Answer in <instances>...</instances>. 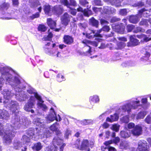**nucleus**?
Masks as SVG:
<instances>
[{"mask_svg":"<svg viewBox=\"0 0 151 151\" xmlns=\"http://www.w3.org/2000/svg\"><path fill=\"white\" fill-rule=\"evenodd\" d=\"M0 71L1 74V76L0 77V89L4 84V78H5L6 84H9L14 88L17 99L20 101L25 100L28 96L22 91L21 83L19 79L14 77L11 74L12 71L7 68L1 67Z\"/></svg>","mask_w":151,"mask_h":151,"instance_id":"1","label":"nucleus"},{"mask_svg":"<svg viewBox=\"0 0 151 151\" xmlns=\"http://www.w3.org/2000/svg\"><path fill=\"white\" fill-rule=\"evenodd\" d=\"M27 92L30 94L33 93L34 96H32L34 97L35 99L36 98L39 101L37 104V105L38 108L41 109L42 110L44 111H46L47 110V107L45 104L43 103L44 101L42 100L40 96L37 93L33 92L32 91L31 89L27 90Z\"/></svg>","mask_w":151,"mask_h":151,"instance_id":"6","label":"nucleus"},{"mask_svg":"<svg viewBox=\"0 0 151 151\" xmlns=\"http://www.w3.org/2000/svg\"><path fill=\"white\" fill-rule=\"evenodd\" d=\"M63 39L64 43L68 45L71 44L73 42L72 37L69 35H65L63 37Z\"/></svg>","mask_w":151,"mask_h":151,"instance_id":"19","label":"nucleus"},{"mask_svg":"<svg viewBox=\"0 0 151 151\" xmlns=\"http://www.w3.org/2000/svg\"><path fill=\"white\" fill-rule=\"evenodd\" d=\"M120 20V19L119 18H117L116 17H113L111 19V22L113 23L115 22L119 21Z\"/></svg>","mask_w":151,"mask_h":151,"instance_id":"62","label":"nucleus"},{"mask_svg":"<svg viewBox=\"0 0 151 151\" xmlns=\"http://www.w3.org/2000/svg\"><path fill=\"white\" fill-rule=\"evenodd\" d=\"M78 26L80 28H85L87 26L86 24L85 23H80L78 24Z\"/></svg>","mask_w":151,"mask_h":151,"instance_id":"64","label":"nucleus"},{"mask_svg":"<svg viewBox=\"0 0 151 151\" xmlns=\"http://www.w3.org/2000/svg\"><path fill=\"white\" fill-rule=\"evenodd\" d=\"M21 145L20 142H15L14 144V148L16 149H19L22 146Z\"/></svg>","mask_w":151,"mask_h":151,"instance_id":"48","label":"nucleus"},{"mask_svg":"<svg viewBox=\"0 0 151 151\" xmlns=\"http://www.w3.org/2000/svg\"><path fill=\"white\" fill-rule=\"evenodd\" d=\"M89 22L92 25L98 27L99 24V21L95 19L94 17H92L89 19Z\"/></svg>","mask_w":151,"mask_h":151,"instance_id":"29","label":"nucleus"},{"mask_svg":"<svg viewBox=\"0 0 151 151\" xmlns=\"http://www.w3.org/2000/svg\"><path fill=\"white\" fill-rule=\"evenodd\" d=\"M39 31L42 32H44L47 29V28L45 26L43 25H40L38 27Z\"/></svg>","mask_w":151,"mask_h":151,"instance_id":"46","label":"nucleus"},{"mask_svg":"<svg viewBox=\"0 0 151 151\" xmlns=\"http://www.w3.org/2000/svg\"><path fill=\"white\" fill-rule=\"evenodd\" d=\"M63 10L61 6H56L53 8L52 11L55 14L60 15L62 14Z\"/></svg>","mask_w":151,"mask_h":151,"instance_id":"18","label":"nucleus"},{"mask_svg":"<svg viewBox=\"0 0 151 151\" xmlns=\"http://www.w3.org/2000/svg\"><path fill=\"white\" fill-rule=\"evenodd\" d=\"M93 4L94 5L98 6H100L102 5L101 1L98 0H94L93 2Z\"/></svg>","mask_w":151,"mask_h":151,"instance_id":"57","label":"nucleus"},{"mask_svg":"<svg viewBox=\"0 0 151 151\" xmlns=\"http://www.w3.org/2000/svg\"><path fill=\"white\" fill-rule=\"evenodd\" d=\"M112 140V142L115 144H117L120 141V139L118 137H116L114 138Z\"/></svg>","mask_w":151,"mask_h":151,"instance_id":"49","label":"nucleus"},{"mask_svg":"<svg viewBox=\"0 0 151 151\" xmlns=\"http://www.w3.org/2000/svg\"><path fill=\"white\" fill-rule=\"evenodd\" d=\"M134 28V26L132 24H129L127 26V30L128 32H131Z\"/></svg>","mask_w":151,"mask_h":151,"instance_id":"47","label":"nucleus"},{"mask_svg":"<svg viewBox=\"0 0 151 151\" xmlns=\"http://www.w3.org/2000/svg\"><path fill=\"white\" fill-rule=\"evenodd\" d=\"M35 97H34L31 96L30 98L24 106V109L27 111H31L32 113H34V111L33 110L31 109L33 108L34 105V102L35 101Z\"/></svg>","mask_w":151,"mask_h":151,"instance_id":"8","label":"nucleus"},{"mask_svg":"<svg viewBox=\"0 0 151 151\" xmlns=\"http://www.w3.org/2000/svg\"><path fill=\"white\" fill-rule=\"evenodd\" d=\"M52 37V34L51 33L49 34L47 37L43 38L44 40H45L50 41Z\"/></svg>","mask_w":151,"mask_h":151,"instance_id":"51","label":"nucleus"},{"mask_svg":"<svg viewBox=\"0 0 151 151\" xmlns=\"http://www.w3.org/2000/svg\"><path fill=\"white\" fill-rule=\"evenodd\" d=\"M30 6L32 8H36L40 5V4L37 0H29Z\"/></svg>","mask_w":151,"mask_h":151,"instance_id":"26","label":"nucleus"},{"mask_svg":"<svg viewBox=\"0 0 151 151\" xmlns=\"http://www.w3.org/2000/svg\"><path fill=\"white\" fill-rule=\"evenodd\" d=\"M59 124L58 123L53 124L50 127V129L52 131H55L59 134L60 131L58 130Z\"/></svg>","mask_w":151,"mask_h":151,"instance_id":"28","label":"nucleus"},{"mask_svg":"<svg viewBox=\"0 0 151 151\" xmlns=\"http://www.w3.org/2000/svg\"><path fill=\"white\" fill-rule=\"evenodd\" d=\"M41 132L39 129L36 128L35 129L30 128L27 132V133L29 136H34L35 137H38L37 138H40L41 139L47 138L50 136V133L48 130H44L43 134H41Z\"/></svg>","mask_w":151,"mask_h":151,"instance_id":"5","label":"nucleus"},{"mask_svg":"<svg viewBox=\"0 0 151 151\" xmlns=\"http://www.w3.org/2000/svg\"><path fill=\"white\" fill-rule=\"evenodd\" d=\"M140 105L139 101H131L130 103L123 105L121 109H119L116 113L113 115H111L110 118L107 117L106 120L107 122H111L117 121L119 119V115H122L123 112L126 111H127L129 113L131 111L132 109H136Z\"/></svg>","mask_w":151,"mask_h":151,"instance_id":"3","label":"nucleus"},{"mask_svg":"<svg viewBox=\"0 0 151 151\" xmlns=\"http://www.w3.org/2000/svg\"><path fill=\"white\" fill-rule=\"evenodd\" d=\"M101 32V30L97 31L96 32V31L91 30L90 32H88L86 34V37L89 39H92L94 37H102V36L100 33Z\"/></svg>","mask_w":151,"mask_h":151,"instance_id":"10","label":"nucleus"},{"mask_svg":"<svg viewBox=\"0 0 151 151\" xmlns=\"http://www.w3.org/2000/svg\"><path fill=\"white\" fill-rule=\"evenodd\" d=\"M77 11L78 12H81L83 13L84 16L86 17H89L92 14V12L91 10H88L87 9L83 10V9L81 7H79L77 9Z\"/></svg>","mask_w":151,"mask_h":151,"instance_id":"22","label":"nucleus"},{"mask_svg":"<svg viewBox=\"0 0 151 151\" xmlns=\"http://www.w3.org/2000/svg\"><path fill=\"white\" fill-rule=\"evenodd\" d=\"M92 123L93 121L91 119H84L81 121V124L84 125L91 124Z\"/></svg>","mask_w":151,"mask_h":151,"instance_id":"39","label":"nucleus"},{"mask_svg":"<svg viewBox=\"0 0 151 151\" xmlns=\"http://www.w3.org/2000/svg\"><path fill=\"white\" fill-rule=\"evenodd\" d=\"M43 10L46 14H48L51 11V6L48 4L46 3L43 6Z\"/></svg>","mask_w":151,"mask_h":151,"instance_id":"30","label":"nucleus"},{"mask_svg":"<svg viewBox=\"0 0 151 151\" xmlns=\"http://www.w3.org/2000/svg\"><path fill=\"white\" fill-rule=\"evenodd\" d=\"M9 4L8 3H4L0 6V9L4 10H6L9 7Z\"/></svg>","mask_w":151,"mask_h":151,"instance_id":"36","label":"nucleus"},{"mask_svg":"<svg viewBox=\"0 0 151 151\" xmlns=\"http://www.w3.org/2000/svg\"><path fill=\"white\" fill-rule=\"evenodd\" d=\"M57 80L59 82H61L64 80L63 76L60 74H58L57 76Z\"/></svg>","mask_w":151,"mask_h":151,"instance_id":"52","label":"nucleus"},{"mask_svg":"<svg viewBox=\"0 0 151 151\" xmlns=\"http://www.w3.org/2000/svg\"><path fill=\"white\" fill-rule=\"evenodd\" d=\"M135 36L134 35L130 36V42L128 43V46H135L138 44L139 41L135 38Z\"/></svg>","mask_w":151,"mask_h":151,"instance_id":"16","label":"nucleus"},{"mask_svg":"<svg viewBox=\"0 0 151 151\" xmlns=\"http://www.w3.org/2000/svg\"><path fill=\"white\" fill-rule=\"evenodd\" d=\"M142 131V128L139 125H136L135 127L131 130V133L134 136H139L141 134Z\"/></svg>","mask_w":151,"mask_h":151,"instance_id":"13","label":"nucleus"},{"mask_svg":"<svg viewBox=\"0 0 151 151\" xmlns=\"http://www.w3.org/2000/svg\"><path fill=\"white\" fill-rule=\"evenodd\" d=\"M117 46L118 49H122L124 47L126 46L125 43L122 42H118L117 43Z\"/></svg>","mask_w":151,"mask_h":151,"instance_id":"41","label":"nucleus"},{"mask_svg":"<svg viewBox=\"0 0 151 151\" xmlns=\"http://www.w3.org/2000/svg\"><path fill=\"white\" fill-rule=\"evenodd\" d=\"M62 140L58 137H55L53 140V145L49 146L46 147L45 151H56L58 148H60V151H63V149L65 145L63 144Z\"/></svg>","mask_w":151,"mask_h":151,"instance_id":"4","label":"nucleus"},{"mask_svg":"<svg viewBox=\"0 0 151 151\" xmlns=\"http://www.w3.org/2000/svg\"><path fill=\"white\" fill-rule=\"evenodd\" d=\"M71 17L67 13H65L61 18L62 24L65 26H67L70 21Z\"/></svg>","mask_w":151,"mask_h":151,"instance_id":"15","label":"nucleus"},{"mask_svg":"<svg viewBox=\"0 0 151 151\" xmlns=\"http://www.w3.org/2000/svg\"><path fill=\"white\" fill-rule=\"evenodd\" d=\"M139 32H143L142 29L139 27H137L136 29L134 31V32L137 33Z\"/></svg>","mask_w":151,"mask_h":151,"instance_id":"60","label":"nucleus"},{"mask_svg":"<svg viewBox=\"0 0 151 151\" xmlns=\"http://www.w3.org/2000/svg\"><path fill=\"white\" fill-rule=\"evenodd\" d=\"M47 22L48 25L50 28L54 29L55 31L58 32L60 29V28L55 29L56 24V21L53 20L52 19H47Z\"/></svg>","mask_w":151,"mask_h":151,"instance_id":"14","label":"nucleus"},{"mask_svg":"<svg viewBox=\"0 0 151 151\" xmlns=\"http://www.w3.org/2000/svg\"><path fill=\"white\" fill-rule=\"evenodd\" d=\"M146 114L147 113L146 111H143L140 112L137 115V116L136 117V119H143Z\"/></svg>","mask_w":151,"mask_h":151,"instance_id":"34","label":"nucleus"},{"mask_svg":"<svg viewBox=\"0 0 151 151\" xmlns=\"http://www.w3.org/2000/svg\"><path fill=\"white\" fill-rule=\"evenodd\" d=\"M120 135L122 137L124 138H128L130 137V134L124 131H122L120 133Z\"/></svg>","mask_w":151,"mask_h":151,"instance_id":"35","label":"nucleus"},{"mask_svg":"<svg viewBox=\"0 0 151 151\" xmlns=\"http://www.w3.org/2000/svg\"><path fill=\"white\" fill-rule=\"evenodd\" d=\"M135 126L134 124L132 122L130 123L127 124L128 128L129 129H133Z\"/></svg>","mask_w":151,"mask_h":151,"instance_id":"55","label":"nucleus"},{"mask_svg":"<svg viewBox=\"0 0 151 151\" xmlns=\"http://www.w3.org/2000/svg\"><path fill=\"white\" fill-rule=\"evenodd\" d=\"M82 43L87 46V47L88 48V51H87V53L88 54H90L91 51V47L89 45H93L95 47H97L98 46V43L96 42H91L88 40H84L82 41Z\"/></svg>","mask_w":151,"mask_h":151,"instance_id":"12","label":"nucleus"},{"mask_svg":"<svg viewBox=\"0 0 151 151\" xmlns=\"http://www.w3.org/2000/svg\"><path fill=\"white\" fill-rule=\"evenodd\" d=\"M9 114L5 110L0 109V119H8L9 118Z\"/></svg>","mask_w":151,"mask_h":151,"instance_id":"17","label":"nucleus"},{"mask_svg":"<svg viewBox=\"0 0 151 151\" xmlns=\"http://www.w3.org/2000/svg\"><path fill=\"white\" fill-rule=\"evenodd\" d=\"M146 122L148 124H151V116L150 115H148L145 118V120Z\"/></svg>","mask_w":151,"mask_h":151,"instance_id":"53","label":"nucleus"},{"mask_svg":"<svg viewBox=\"0 0 151 151\" xmlns=\"http://www.w3.org/2000/svg\"><path fill=\"white\" fill-rule=\"evenodd\" d=\"M110 10V7L105 6L104 8V12L106 14H109V10Z\"/></svg>","mask_w":151,"mask_h":151,"instance_id":"54","label":"nucleus"},{"mask_svg":"<svg viewBox=\"0 0 151 151\" xmlns=\"http://www.w3.org/2000/svg\"><path fill=\"white\" fill-rule=\"evenodd\" d=\"M46 119L47 123H50L55 120L57 121H60L62 119L59 115L56 116L54 109L51 108L50 110L49 115L46 118Z\"/></svg>","mask_w":151,"mask_h":151,"instance_id":"7","label":"nucleus"},{"mask_svg":"<svg viewBox=\"0 0 151 151\" xmlns=\"http://www.w3.org/2000/svg\"><path fill=\"white\" fill-rule=\"evenodd\" d=\"M101 23V24L104 25V24H107L109 23L108 22L106 21V20L103 19H101L100 20Z\"/></svg>","mask_w":151,"mask_h":151,"instance_id":"61","label":"nucleus"},{"mask_svg":"<svg viewBox=\"0 0 151 151\" xmlns=\"http://www.w3.org/2000/svg\"><path fill=\"white\" fill-rule=\"evenodd\" d=\"M22 141H23V144H26V143H27L29 142L30 139L27 136L24 135L22 137Z\"/></svg>","mask_w":151,"mask_h":151,"instance_id":"40","label":"nucleus"},{"mask_svg":"<svg viewBox=\"0 0 151 151\" xmlns=\"http://www.w3.org/2000/svg\"><path fill=\"white\" fill-rule=\"evenodd\" d=\"M12 125H8V128L6 127L4 128L0 122V135H4V142L7 144L10 143L12 138L14 136L15 132L13 130V128L17 129L20 127L21 124L25 126L27 125L30 123V121H28L26 118L24 117L20 119V117L17 115L12 121Z\"/></svg>","mask_w":151,"mask_h":151,"instance_id":"2","label":"nucleus"},{"mask_svg":"<svg viewBox=\"0 0 151 151\" xmlns=\"http://www.w3.org/2000/svg\"><path fill=\"white\" fill-rule=\"evenodd\" d=\"M121 121L123 122L127 123L129 121L128 116H126L121 119Z\"/></svg>","mask_w":151,"mask_h":151,"instance_id":"44","label":"nucleus"},{"mask_svg":"<svg viewBox=\"0 0 151 151\" xmlns=\"http://www.w3.org/2000/svg\"><path fill=\"white\" fill-rule=\"evenodd\" d=\"M122 0H114L111 2L113 5H115L116 7H119L121 6L120 2Z\"/></svg>","mask_w":151,"mask_h":151,"instance_id":"38","label":"nucleus"},{"mask_svg":"<svg viewBox=\"0 0 151 151\" xmlns=\"http://www.w3.org/2000/svg\"><path fill=\"white\" fill-rule=\"evenodd\" d=\"M2 94L3 95L4 98L5 99L8 100L10 99L13 95L11 92L9 91L8 90L5 89L2 92Z\"/></svg>","mask_w":151,"mask_h":151,"instance_id":"23","label":"nucleus"},{"mask_svg":"<svg viewBox=\"0 0 151 151\" xmlns=\"http://www.w3.org/2000/svg\"><path fill=\"white\" fill-rule=\"evenodd\" d=\"M80 3L82 5L85 6L88 4V2L86 0H80Z\"/></svg>","mask_w":151,"mask_h":151,"instance_id":"58","label":"nucleus"},{"mask_svg":"<svg viewBox=\"0 0 151 151\" xmlns=\"http://www.w3.org/2000/svg\"><path fill=\"white\" fill-rule=\"evenodd\" d=\"M148 20L146 19H143L139 23V24L141 25H145L147 26L148 25Z\"/></svg>","mask_w":151,"mask_h":151,"instance_id":"42","label":"nucleus"},{"mask_svg":"<svg viewBox=\"0 0 151 151\" xmlns=\"http://www.w3.org/2000/svg\"><path fill=\"white\" fill-rule=\"evenodd\" d=\"M60 1L62 4H64L65 6H66L67 7L71 9L70 7V5L67 0H60Z\"/></svg>","mask_w":151,"mask_h":151,"instance_id":"45","label":"nucleus"},{"mask_svg":"<svg viewBox=\"0 0 151 151\" xmlns=\"http://www.w3.org/2000/svg\"><path fill=\"white\" fill-rule=\"evenodd\" d=\"M137 37L139 38L142 39L144 41L146 42L151 40V38H149L146 35L144 34L137 35Z\"/></svg>","mask_w":151,"mask_h":151,"instance_id":"37","label":"nucleus"},{"mask_svg":"<svg viewBox=\"0 0 151 151\" xmlns=\"http://www.w3.org/2000/svg\"><path fill=\"white\" fill-rule=\"evenodd\" d=\"M40 16L39 13L37 12L35 14H33L30 17L31 18L33 19L35 18H37Z\"/></svg>","mask_w":151,"mask_h":151,"instance_id":"59","label":"nucleus"},{"mask_svg":"<svg viewBox=\"0 0 151 151\" xmlns=\"http://www.w3.org/2000/svg\"><path fill=\"white\" fill-rule=\"evenodd\" d=\"M129 20L132 23L136 24L139 21V19L137 16H130Z\"/></svg>","mask_w":151,"mask_h":151,"instance_id":"33","label":"nucleus"},{"mask_svg":"<svg viewBox=\"0 0 151 151\" xmlns=\"http://www.w3.org/2000/svg\"><path fill=\"white\" fill-rule=\"evenodd\" d=\"M43 145H42L41 143L38 142L35 143L33 146L32 148L34 150L39 151L43 148Z\"/></svg>","mask_w":151,"mask_h":151,"instance_id":"24","label":"nucleus"},{"mask_svg":"<svg viewBox=\"0 0 151 151\" xmlns=\"http://www.w3.org/2000/svg\"><path fill=\"white\" fill-rule=\"evenodd\" d=\"M101 31L103 30V31L106 32H109L110 30V28L109 26H104L102 29H101Z\"/></svg>","mask_w":151,"mask_h":151,"instance_id":"56","label":"nucleus"},{"mask_svg":"<svg viewBox=\"0 0 151 151\" xmlns=\"http://www.w3.org/2000/svg\"><path fill=\"white\" fill-rule=\"evenodd\" d=\"M118 39L122 42H126L127 41V39L124 37H118Z\"/></svg>","mask_w":151,"mask_h":151,"instance_id":"63","label":"nucleus"},{"mask_svg":"<svg viewBox=\"0 0 151 151\" xmlns=\"http://www.w3.org/2000/svg\"><path fill=\"white\" fill-rule=\"evenodd\" d=\"M112 27L115 31L121 34L124 33L125 27L122 24L117 25L113 24L112 25Z\"/></svg>","mask_w":151,"mask_h":151,"instance_id":"11","label":"nucleus"},{"mask_svg":"<svg viewBox=\"0 0 151 151\" xmlns=\"http://www.w3.org/2000/svg\"><path fill=\"white\" fill-rule=\"evenodd\" d=\"M47 53L50 56H54L56 55V56L58 57H60V56H59L60 52L57 50H52L49 52H48Z\"/></svg>","mask_w":151,"mask_h":151,"instance_id":"32","label":"nucleus"},{"mask_svg":"<svg viewBox=\"0 0 151 151\" xmlns=\"http://www.w3.org/2000/svg\"><path fill=\"white\" fill-rule=\"evenodd\" d=\"M8 107L10 108V110L14 115L16 116L17 115L19 112V105L18 103L15 101H12L10 104V105L7 104Z\"/></svg>","mask_w":151,"mask_h":151,"instance_id":"9","label":"nucleus"},{"mask_svg":"<svg viewBox=\"0 0 151 151\" xmlns=\"http://www.w3.org/2000/svg\"><path fill=\"white\" fill-rule=\"evenodd\" d=\"M89 144L87 140H84L82 143L81 147V150H87V151H89V149L88 148Z\"/></svg>","mask_w":151,"mask_h":151,"instance_id":"21","label":"nucleus"},{"mask_svg":"<svg viewBox=\"0 0 151 151\" xmlns=\"http://www.w3.org/2000/svg\"><path fill=\"white\" fill-rule=\"evenodd\" d=\"M119 127L120 125L118 124H114L112 125L111 129L114 131L117 132L119 131Z\"/></svg>","mask_w":151,"mask_h":151,"instance_id":"43","label":"nucleus"},{"mask_svg":"<svg viewBox=\"0 0 151 151\" xmlns=\"http://www.w3.org/2000/svg\"><path fill=\"white\" fill-rule=\"evenodd\" d=\"M127 13V12L126 9H121L119 11V14L122 15H125Z\"/></svg>","mask_w":151,"mask_h":151,"instance_id":"50","label":"nucleus"},{"mask_svg":"<svg viewBox=\"0 0 151 151\" xmlns=\"http://www.w3.org/2000/svg\"><path fill=\"white\" fill-rule=\"evenodd\" d=\"M34 123L37 126L42 127H44L45 123L43 120L37 118L34 121Z\"/></svg>","mask_w":151,"mask_h":151,"instance_id":"27","label":"nucleus"},{"mask_svg":"<svg viewBox=\"0 0 151 151\" xmlns=\"http://www.w3.org/2000/svg\"><path fill=\"white\" fill-rule=\"evenodd\" d=\"M120 148L122 149H127L129 147L128 143L127 141H122L120 144Z\"/></svg>","mask_w":151,"mask_h":151,"instance_id":"31","label":"nucleus"},{"mask_svg":"<svg viewBox=\"0 0 151 151\" xmlns=\"http://www.w3.org/2000/svg\"><path fill=\"white\" fill-rule=\"evenodd\" d=\"M150 12H151V9L150 10H148L145 9H143L139 11V14L142 15L144 17H147L150 14Z\"/></svg>","mask_w":151,"mask_h":151,"instance_id":"25","label":"nucleus"},{"mask_svg":"<svg viewBox=\"0 0 151 151\" xmlns=\"http://www.w3.org/2000/svg\"><path fill=\"white\" fill-rule=\"evenodd\" d=\"M99 99V96L97 95H93L90 97L89 101L91 104L93 105L95 104L98 102Z\"/></svg>","mask_w":151,"mask_h":151,"instance_id":"20","label":"nucleus"}]
</instances>
